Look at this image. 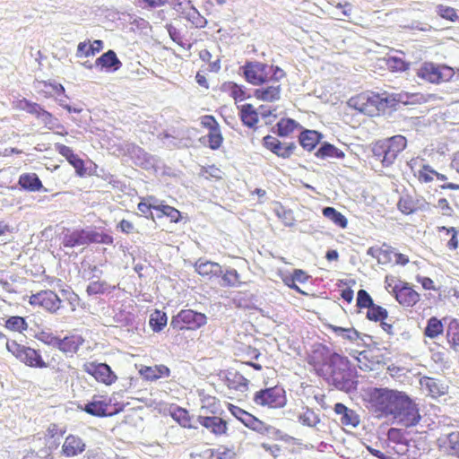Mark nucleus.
<instances>
[{
    "mask_svg": "<svg viewBox=\"0 0 459 459\" xmlns=\"http://www.w3.org/2000/svg\"><path fill=\"white\" fill-rule=\"evenodd\" d=\"M220 91L232 98L236 103L241 102L247 98L245 87L231 81L221 83Z\"/></svg>",
    "mask_w": 459,
    "mask_h": 459,
    "instance_id": "c85d7f7f",
    "label": "nucleus"
},
{
    "mask_svg": "<svg viewBox=\"0 0 459 459\" xmlns=\"http://www.w3.org/2000/svg\"><path fill=\"white\" fill-rule=\"evenodd\" d=\"M116 290V286L108 284L106 281L97 280L91 281L87 288L88 296L110 294Z\"/></svg>",
    "mask_w": 459,
    "mask_h": 459,
    "instance_id": "e433bc0d",
    "label": "nucleus"
},
{
    "mask_svg": "<svg viewBox=\"0 0 459 459\" xmlns=\"http://www.w3.org/2000/svg\"><path fill=\"white\" fill-rule=\"evenodd\" d=\"M297 418L299 423L310 428L316 427L320 422L319 415L304 403L301 404V411L299 412Z\"/></svg>",
    "mask_w": 459,
    "mask_h": 459,
    "instance_id": "f704fd0d",
    "label": "nucleus"
},
{
    "mask_svg": "<svg viewBox=\"0 0 459 459\" xmlns=\"http://www.w3.org/2000/svg\"><path fill=\"white\" fill-rule=\"evenodd\" d=\"M170 415L172 419L177 421L181 427L186 429H192V419L187 410L177 407L171 411Z\"/></svg>",
    "mask_w": 459,
    "mask_h": 459,
    "instance_id": "79ce46f5",
    "label": "nucleus"
},
{
    "mask_svg": "<svg viewBox=\"0 0 459 459\" xmlns=\"http://www.w3.org/2000/svg\"><path fill=\"white\" fill-rule=\"evenodd\" d=\"M327 328L334 333L337 336L344 340L354 342L359 338V333L353 327L344 328L333 325H328Z\"/></svg>",
    "mask_w": 459,
    "mask_h": 459,
    "instance_id": "37998d69",
    "label": "nucleus"
},
{
    "mask_svg": "<svg viewBox=\"0 0 459 459\" xmlns=\"http://www.w3.org/2000/svg\"><path fill=\"white\" fill-rule=\"evenodd\" d=\"M436 12L440 17L451 22H455L459 19L455 9L446 5L438 4L436 7Z\"/></svg>",
    "mask_w": 459,
    "mask_h": 459,
    "instance_id": "6e6d98bb",
    "label": "nucleus"
},
{
    "mask_svg": "<svg viewBox=\"0 0 459 459\" xmlns=\"http://www.w3.org/2000/svg\"><path fill=\"white\" fill-rule=\"evenodd\" d=\"M227 408L234 417H236L248 429L260 430L264 427V422L262 420L242 408L232 403H228Z\"/></svg>",
    "mask_w": 459,
    "mask_h": 459,
    "instance_id": "dca6fc26",
    "label": "nucleus"
},
{
    "mask_svg": "<svg viewBox=\"0 0 459 459\" xmlns=\"http://www.w3.org/2000/svg\"><path fill=\"white\" fill-rule=\"evenodd\" d=\"M372 304L373 301L369 294L364 290H359L357 296V306L359 308H370Z\"/></svg>",
    "mask_w": 459,
    "mask_h": 459,
    "instance_id": "680f3d73",
    "label": "nucleus"
},
{
    "mask_svg": "<svg viewBox=\"0 0 459 459\" xmlns=\"http://www.w3.org/2000/svg\"><path fill=\"white\" fill-rule=\"evenodd\" d=\"M395 252L394 249L386 245H383L377 252L375 251V257L377 259V263L380 264H387L394 260Z\"/></svg>",
    "mask_w": 459,
    "mask_h": 459,
    "instance_id": "603ef678",
    "label": "nucleus"
},
{
    "mask_svg": "<svg viewBox=\"0 0 459 459\" xmlns=\"http://www.w3.org/2000/svg\"><path fill=\"white\" fill-rule=\"evenodd\" d=\"M68 162L74 168L78 177L83 178L87 174L84 160L81 159L77 154Z\"/></svg>",
    "mask_w": 459,
    "mask_h": 459,
    "instance_id": "052dcab7",
    "label": "nucleus"
},
{
    "mask_svg": "<svg viewBox=\"0 0 459 459\" xmlns=\"http://www.w3.org/2000/svg\"><path fill=\"white\" fill-rule=\"evenodd\" d=\"M224 382L229 389L241 393L247 391L250 384V381L237 370L228 371Z\"/></svg>",
    "mask_w": 459,
    "mask_h": 459,
    "instance_id": "412c9836",
    "label": "nucleus"
},
{
    "mask_svg": "<svg viewBox=\"0 0 459 459\" xmlns=\"http://www.w3.org/2000/svg\"><path fill=\"white\" fill-rule=\"evenodd\" d=\"M29 302L33 307H43L51 313L56 312L61 307V299L57 294L49 290L32 294Z\"/></svg>",
    "mask_w": 459,
    "mask_h": 459,
    "instance_id": "ddd939ff",
    "label": "nucleus"
},
{
    "mask_svg": "<svg viewBox=\"0 0 459 459\" xmlns=\"http://www.w3.org/2000/svg\"><path fill=\"white\" fill-rule=\"evenodd\" d=\"M4 326L11 332L23 333L27 331L29 325L24 317L12 316L5 320Z\"/></svg>",
    "mask_w": 459,
    "mask_h": 459,
    "instance_id": "ea45409f",
    "label": "nucleus"
},
{
    "mask_svg": "<svg viewBox=\"0 0 459 459\" xmlns=\"http://www.w3.org/2000/svg\"><path fill=\"white\" fill-rule=\"evenodd\" d=\"M198 422L215 436L226 435L228 432V423L221 417L199 416Z\"/></svg>",
    "mask_w": 459,
    "mask_h": 459,
    "instance_id": "aec40b11",
    "label": "nucleus"
},
{
    "mask_svg": "<svg viewBox=\"0 0 459 459\" xmlns=\"http://www.w3.org/2000/svg\"><path fill=\"white\" fill-rule=\"evenodd\" d=\"M323 215L332 221L335 225L342 229H345L348 224V221L344 215L338 212L333 207H325L323 209Z\"/></svg>",
    "mask_w": 459,
    "mask_h": 459,
    "instance_id": "c03bdc74",
    "label": "nucleus"
},
{
    "mask_svg": "<svg viewBox=\"0 0 459 459\" xmlns=\"http://www.w3.org/2000/svg\"><path fill=\"white\" fill-rule=\"evenodd\" d=\"M82 410L95 417L113 416L124 410V404L113 403V398L105 394H95Z\"/></svg>",
    "mask_w": 459,
    "mask_h": 459,
    "instance_id": "20e7f679",
    "label": "nucleus"
},
{
    "mask_svg": "<svg viewBox=\"0 0 459 459\" xmlns=\"http://www.w3.org/2000/svg\"><path fill=\"white\" fill-rule=\"evenodd\" d=\"M398 209L404 214H411L416 210L412 198L409 195L402 196L397 204Z\"/></svg>",
    "mask_w": 459,
    "mask_h": 459,
    "instance_id": "4d7b16f0",
    "label": "nucleus"
},
{
    "mask_svg": "<svg viewBox=\"0 0 459 459\" xmlns=\"http://www.w3.org/2000/svg\"><path fill=\"white\" fill-rule=\"evenodd\" d=\"M206 323L207 316L205 314L193 309H182L172 316L170 326L177 331H195L205 325Z\"/></svg>",
    "mask_w": 459,
    "mask_h": 459,
    "instance_id": "0eeeda50",
    "label": "nucleus"
},
{
    "mask_svg": "<svg viewBox=\"0 0 459 459\" xmlns=\"http://www.w3.org/2000/svg\"><path fill=\"white\" fill-rule=\"evenodd\" d=\"M85 229L74 230H67L62 238V244L65 247H74L85 245Z\"/></svg>",
    "mask_w": 459,
    "mask_h": 459,
    "instance_id": "7c9ffc66",
    "label": "nucleus"
},
{
    "mask_svg": "<svg viewBox=\"0 0 459 459\" xmlns=\"http://www.w3.org/2000/svg\"><path fill=\"white\" fill-rule=\"evenodd\" d=\"M55 150L63 157L66 159L67 161H69L71 159L74 158L76 155L73 149L69 146H66L63 143H55Z\"/></svg>",
    "mask_w": 459,
    "mask_h": 459,
    "instance_id": "69168bd1",
    "label": "nucleus"
},
{
    "mask_svg": "<svg viewBox=\"0 0 459 459\" xmlns=\"http://www.w3.org/2000/svg\"><path fill=\"white\" fill-rule=\"evenodd\" d=\"M154 210L160 212V214H158V218L165 216L174 223L179 222L182 219L181 212L178 209L169 204H165L163 202L158 204L157 206L154 207Z\"/></svg>",
    "mask_w": 459,
    "mask_h": 459,
    "instance_id": "58836bf2",
    "label": "nucleus"
},
{
    "mask_svg": "<svg viewBox=\"0 0 459 459\" xmlns=\"http://www.w3.org/2000/svg\"><path fill=\"white\" fill-rule=\"evenodd\" d=\"M348 104L350 107L355 108L360 113L369 114L373 108V100L369 93L361 92L354 97H351Z\"/></svg>",
    "mask_w": 459,
    "mask_h": 459,
    "instance_id": "cd10ccee",
    "label": "nucleus"
},
{
    "mask_svg": "<svg viewBox=\"0 0 459 459\" xmlns=\"http://www.w3.org/2000/svg\"><path fill=\"white\" fill-rule=\"evenodd\" d=\"M6 349L17 359L26 366L36 368H44L48 364L43 359L40 352L30 347L24 346L14 340L6 342Z\"/></svg>",
    "mask_w": 459,
    "mask_h": 459,
    "instance_id": "423d86ee",
    "label": "nucleus"
},
{
    "mask_svg": "<svg viewBox=\"0 0 459 459\" xmlns=\"http://www.w3.org/2000/svg\"><path fill=\"white\" fill-rule=\"evenodd\" d=\"M91 49L90 40L80 42L77 46L76 56L77 57L92 56L94 55Z\"/></svg>",
    "mask_w": 459,
    "mask_h": 459,
    "instance_id": "e2e57ef3",
    "label": "nucleus"
},
{
    "mask_svg": "<svg viewBox=\"0 0 459 459\" xmlns=\"http://www.w3.org/2000/svg\"><path fill=\"white\" fill-rule=\"evenodd\" d=\"M222 285L225 287H239L242 282L240 274L236 269L230 268L221 273Z\"/></svg>",
    "mask_w": 459,
    "mask_h": 459,
    "instance_id": "a18cd8bd",
    "label": "nucleus"
},
{
    "mask_svg": "<svg viewBox=\"0 0 459 459\" xmlns=\"http://www.w3.org/2000/svg\"><path fill=\"white\" fill-rule=\"evenodd\" d=\"M405 396L403 393L387 388H375V417L393 416Z\"/></svg>",
    "mask_w": 459,
    "mask_h": 459,
    "instance_id": "7ed1b4c3",
    "label": "nucleus"
},
{
    "mask_svg": "<svg viewBox=\"0 0 459 459\" xmlns=\"http://www.w3.org/2000/svg\"><path fill=\"white\" fill-rule=\"evenodd\" d=\"M233 455V450L228 447L221 446L212 451V456L215 459H231Z\"/></svg>",
    "mask_w": 459,
    "mask_h": 459,
    "instance_id": "0e129e2a",
    "label": "nucleus"
},
{
    "mask_svg": "<svg viewBox=\"0 0 459 459\" xmlns=\"http://www.w3.org/2000/svg\"><path fill=\"white\" fill-rule=\"evenodd\" d=\"M95 65L108 72L117 71L122 66V63L114 50H108L102 54L96 59Z\"/></svg>",
    "mask_w": 459,
    "mask_h": 459,
    "instance_id": "bb28decb",
    "label": "nucleus"
},
{
    "mask_svg": "<svg viewBox=\"0 0 459 459\" xmlns=\"http://www.w3.org/2000/svg\"><path fill=\"white\" fill-rule=\"evenodd\" d=\"M201 125L202 126L207 128L209 131L217 129L220 127L219 123L215 119V117L212 115H204L201 117Z\"/></svg>",
    "mask_w": 459,
    "mask_h": 459,
    "instance_id": "338daca9",
    "label": "nucleus"
},
{
    "mask_svg": "<svg viewBox=\"0 0 459 459\" xmlns=\"http://www.w3.org/2000/svg\"><path fill=\"white\" fill-rule=\"evenodd\" d=\"M141 202L137 204V210L143 214L146 215L147 218L153 220V215L151 211L157 206L155 204L156 198L153 195H148L147 197H142Z\"/></svg>",
    "mask_w": 459,
    "mask_h": 459,
    "instance_id": "8fccbe9b",
    "label": "nucleus"
},
{
    "mask_svg": "<svg viewBox=\"0 0 459 459\" xmlns=\"http://www.w3.org/2000/svg\"><path fill=\"white\" fill-rule=\"evenodd\" d=\"M447 339L455 351H459V330L452 331L450 327L447 331Z\"/></svg>",
    "mask_w": 459,
    "mask_h": 459,
    "instance_id": "774afa93",
    "label": "nucleus"
},
{
    "mask_svg": "<svg viewBox=\"0 0 459 459\" xmlns=\"http://www.w3.org/2000/svg\"><path fill=\"white\" fill-rule=\"evenodd\" d=\"M333 410L336 414L341 415L340 421L343 426L356 427L359 425V418L358 414L343 403H337Z\"/></svg>",
    "mask_w": 459,
    "mask_h": 459,
    "instance_id": "393cba45",
    "label": "nucleus"
},
{
    "mask_svg": "<svg viewBox=\"0 0 459 459\" xmlns=\"http://www.w3.org/2000/svg\"><path fill=\"white\" fill-rule=\"evenodd\" d=\"M139 372L144 379L149 381L168 377L170 374L169 368L165 365L143 366Z\"/></svg>",
    "mask_w": 459,
    "mask_h": 459,
    "instance_id": "c756f323",
    "label": "nucleus"
},
{
    "mask_svg": "<svg viewBox=\"0 0 459 459\" xmlns=\"http://www.w3.org/2000/svg\"><path fill=\"white\" fill-rule=\"evenodd\" d=\"M299 126V123L292 118H281L276 124L277 134L285 137L293 133Z\"/></svg>",
    "mask_w": 459,
    "mask_h": 459,
    "instance_id": "a19ab883",
    "label": "nucleus"
},
{
    "mask_svg": "<svg viewBox=\"0 0 459 459\" xmlns=\"http://www.w3.org/2000/svg\"><path fill=\"white\" fill-rule=\"evenodd\" d=\"M83 370L91 375L96 381L106 385L114 384L117 377L112 371L111 368L106 363L86 362L83 365Z\"/></svg>",
    "mask_w": 459,
    "mask_h": 459,
    "instance_id": "f8f14e48",
    "label": "nucleus"
},
{
    "mask_svg": "<svg viewBox=\"0 0 459 459\" xmlns=\"http://www.w3.org/2000/svg\"><path fill=\"white\" fill-rule=\"evenodd\" d=\"M239 116L243 124L248 127H254L259 120L255 108L249 103L244 104L239 108Z\"/></svg>",
    "mask_w": 459,
    "mask_h": 459,
    "instance_id": "c9c22d12",
    "label": "nucleus"
},
{
    "mask_svg": "<svg viewBox=\"0 0 459 459\" xmlns=\"http://www.w3.org/2000/svg\"><path fill=\"white\" fill-rule=\"evenodd\" d=\"M85 245L90 244H105V245H112L114 242V238L111 235L97 230H85Z\"/></svg>",
    "mask_w": 459,
    "mask_h": 459,
    "instance_id": "4c0bfd02",
    "label": "nucleus"
},
{
    "mask_svg": "<svg viewBox=\"0 0 459 459\" xmlns=\"http://www.w3.org/2000/svg\"><path fill=\"white\" fill-rule=\"evenodd\" d=\"M322 134L316 130H304L299 136L300 145L307 151H313L319 143Z\"/></svg>",
    "mask_w": 459,
    "mask_h": 459,
    "instance_id": "2f4dec72",
    "label": "nucleus"
},
{
    "mask_svg": "<svg viewBox=\"0 0 459 459\" xmlns=\"http://www.w3.org/2000/svg\"><path fill=\"white\" fill-rule=\"evenodd\" d=\"M167 316L164 312L155 310L150 317V325L154 332H160L167 325Z\"/></svg>",
    "mask_w": 459,
    "mask_h": 459,
    "instance_id": "3c124183",
    "label": "nucleus"
},
{
    "mask_svg": "<svg viewBox=\"0 0 459 459\" xmlns=\"http://www.w3.org/2000/svg\"><path fill=\"white\" fill-rule=\"evenodd\" d=\"M398 102H404L400 94L394 95L386 91L382 93L375 92V108L377 111L376 115L379 116L392 112L395 109Z\"/></svg>",
    "mask_w": 459,
    "mask_h": 459,
    "instance_id": "4468645a",
    "label": "nucleus"
},
{
    "mask_svg": "<svg viewBox=\"0 0 459 459\" xmlns=\"http://www.w3.org/2000/svg\"><path fill=\"white\" fill-rule=\"evenodd\" d=\"M83 342L84 340L82 336L71 335L64 339L51 337L50 341H47V343L57 347L64 353L74 354L78 351Z\"/></svg>",
    "mask_w": 459,
    "mask_h": 459,
    "instance_id": "2eb2a0df",
    "label": "nucleus"
},
{
    "mask_svg": "<svg viewBox=\"0 0 459 459\" xmlns=\"http://www.w3.org/2000/svg\"><path fill=\"white\" fill-rule=\"evenodd\" d=\"M284 76V72L279 67H275L273 74L269 78V82L266 86L257 88L254 91L255 99L273 102L281 99V85L279 82L280 79Z\"/></svg>",
    "mask_w": 459,
    "mask_h": 459,
    "instance_id": "6e6552de",
    "label": "nucleus"
},
{
    "mask_svg": "<svg viewBox=\"0 0 459 459\" xmlns=\"http://www.w3.org/2000/svg\"><path fill=\"white\" fill-rule=\"evenodd\" d=\"M307 363L335 388L347 393L356 389V370L349 359L325 345H316L307 356Z\"/></svg>",
    "mask_w": 459,
    "mask_h": 459,
    "instance_id": "f257e3e1",
    "label": "nucleus"
},
{
    "mask_svg": "<svg viewBox=\"0 0 459 459\" xmlns=\"http://www.w3.org/2000/svg\"><path fill=\"white\" fill-rule=\"evenodd\" d=\"M316 156L320 159H325L327 157H334V158H343L344 153L334 145L325 143L322 146L316 151Z\"/></svg>",
    "mask_w": 459,
    "mask_h": 459,
    "instance_id": "49530a36",
    "label": "nucleus"
},
{
    "mask_svg": "<svg viewBox=\"0 0 459 459\" xmlns=\"http://www.w3.org/2000/svg\"><path fill=\"white\" fill-rule=\"evenodd\" d=\"M19 186L30 192H37L43 187L42 182L36 173H23L19 177Z\"/></svg>",
    "mask_w": 459,
    "mask_h": 459,
    "instance_id": "473e14b6",
    "label": "nucleus"
},
{
    "mask_svg": "<svg viewBox=\"0 0 459 459\" xmlns=\"http://www.w3.org/2000/svg\"><path fill=\"white\" fill-rule=\"evenodd\" d=\"M447 448L451 455L459 457V432H452L448 435Z\"/></svg>",
    "mask_w": 459,
    "mask_h": 459,
    "instance_id": "13d9d810",
    "label": "nucleus"
},
{
    "mask_svg": "<svg viewBox=\"0 0 459 459\" xmlns=\"http://www.w3.org/2000/svg\"><path fill=\"white\" fill-rule=\"evenodd\" d=\"M195 269L199 275L209 279L218 277L222 273L220 264L203 259H199L195 262Z\"/></svg>",
    "mask_w": 459,
    "mask_h": 459,
    "instance_id": "5701e85b",
    "label": "nucleus"
},
{
    "mask_svg": "<svg viewBox=\"0 0 459 459\" xmlns=\"http://www.w3.org/2000/svg\"><path fill=\"white\" fill-rule=\"evenodd\" d=\"M208 139V146L212 150H217L221 147L223 137L221 133L220 127L212 131H209V134H207Z\"/></svg>",
    "mask_w": 459,
    "mask_h": 459,
    "instance_id": "5fc2aeb1",
    "label": "nucleus"
},
{
    "mask_svg": "<svg viewBox=\"0 0 459 459\" xmlns=\"http://www.w3.org/2000/svg\"><path fill=\"white\" fill-rule=\"evenodd\" d=\"M393 417L398 424L405 428L417 425L421 419L417 405L407 395Z\"/></svg>",
    "mask_w": 459,
    "mask_h": 459,
    "instance_id": "9b49d317",
    "label": "nucleus"
},
{
    "mask_svg": "<svg viewBox=\"0 0 459 459\" xmlns=\"http://www.w3.org/2000/svg\"><path fill=\"white\" fill-rule=\"evenodd\" d=\"M442 322L435 316L428 320L427 326L424 330V334L431 339L436 338L443 333Z\"/></svg>",
    "mask_w": 459,
    "mask_h": 459,
    "instance_id": "de8ad7c7",
    "label": "nucleus"
},
{
    "mask_svg": "<svg viewBox=\"0 0 459 459\" xmlns=\"http://www.w3.org/2000/svg\"><path fill=\"white\" fill-rule=\"evenodd\" d=\"M238 355L240 356L244 360L257 359L261 352L258 349L252 346H242L238 348Z\"/></svg>",
    "mask_w": 459,
    "mask_h": 459,
    "instance_id": "864d4df0",
    "label": "nucleus"
},
{
    "mask_svg": "<svg viewBox=\"0 0 459 459\" xmlns=\"http://www.w3.org/2000/svg\"><path fill=\"white\" fill-rule=\"evenodd\" d=\"M385 290L389 293H392L394 296H395V294L397 293L398 290L400 289V287L403 283V281L397 279L394 276L390 275V276L385 277Z\"/></svg>",
    "mask_w": 459,
    "mask_h": 459,
    "instance_id": "bf43d9fd",
    "label": "nucleus"
},
{
    "mask_svg": "<svg viewBox=\"0 0 459 459\" xmlns=\"http://www.w3.org/2000/svg\"><path fill=\"white\" fill-rule=\"evenodd\" d=\"M269 68L274 70L275 67L257 61L246 62L241 67L245 80L255 86H262L269 82Z\"/></svg>",
    "mask_w": 459,
    "mask_h": 459,
    "instance_id": "9d476101",
    "label": "nucleus"
},
{
    "mask_svg": "<svg viewBox=\"0 0 459 459\" xmlns=\"http://www.w3.org/2000/svg\"><path fill=\"white\" fill-rule=\"evenodd\" d=\"M407 141L403 135H394L375 143V162L379 161L383 167L394 163L398 153L406 147Z\"/></svg>",
    "mask_w": 459,
    "mask_h": 459,
    "instance_id": "f03ea898",
    "label": "nucleus"
},
{
    "mask_svg": "<svg viewBox=\"0 0 459 459\" xmlns=\"http://www.w3.org/2000/svg\"><path fill=\"white\" fill-rule=\"evenodd\" d=\"M385 68L392 72H403L408 68V64L402 58L395 56H385L375 58V68Z\"/></svg>",
    "mask_w": 459,
    "mask_h": 459,
    "instance_id": "a878e982",
    "label": "nucleus"
},
{
    "mask_svg": "<svg viewBox=\"0 0 459 459\" xmlns=\"http://www.w3.org/2000/svg\"><path fill=\"white\" fill-rule=\"evenodd\" d=\"M253 402L257 406L268 409H281L287 403L285 389L279 385L260 389L254 394Z\"/></svg>",
    "mask_w": 459,
    "mask_h": 459,
    "instance_id": "39448f33",
    "label": "nucleus"
},
{
    "mask_svg": "<svg viewBox=\"0 0 459 459\" xmlns=\"http://www.w3.org/2000/svg\"><path fill=\"white\" fill-rule=\"evenodd\" d=\"M394 298L402 306L412 307L420 300V294L408 282L403 281Z\"/></svg>",
    "mask_w": 459,
    "mask_h": 459,
    "instance_id": "4be33fe9",
    "label": "nucleus"
},
{
    "mask_svg": "<svg viewBox=\"0 0 459 459\" xmlns=\"http://www.w3.org/2000/svg\"><path fill=\"white\" fill-rule=\"evenodd\" d=\"M19 107L39 118L41 117L45 121H49L53 117L52 114L41 108L40 105L36 102H31L26 99L19 100Z\"/></svg>",
    "mask_w": 459,
    "mask_h": 459,
    "instance_id": "72a5a7b5",
    "label": "nucleus"
},
{
    "mask_svg": "<svg viewBox=\"0 0 459 459\" xmlns=\"http://www.w3.org/2000/svg\"><path fill=\"white\" fill-rule=\"evenodd\" d=\"M311 276L302 269H294L290 274H281V279L284 285L289 287L291 290H294L298 293L307 296V293L301 290L298 285L299 283H306L309 281Z\"/></svg>",
    "mask_w": 459,
    "mask_h": 459,
    "instance_id": "a211bd4d",
    "label": "nucleus"
},
{
    "mask_svg": "<svg viewBox=\"0 0 459 459\" xmlns=\"http://www.w3.org/2000/svg\"><path fill=\"white\" fill-rule=\"evenodd\" d=\"M85 449L86 444L84 441L80 437L73 434L68 435L62 445V454L65 457L77 456L83 453Z\"/></svg>",
    "mask_w": 459,
    "mask_h": 459,
    "instance_id": "6ab92c4d",
    "label": "nucleus"
},
{
    "mask_svg": "<svg viewBox=\"0 0 459 459\" xmlns=\"http://www.w3.org/2000/svg\"><path fill=\"white\" fill-rule=\"evenodd\" d=\"M358 366L362 370L373 368V351L370 348L360 351L357 356Z\"/></svg>",
    "mask_w": 459,
    "mask_h": 459,
    "instance_id": "09e8293b",
    "label": "nucleus"
},
{
    "mask_svg": "<svg viewBox=\"0 0 459 459\" xmlns=\"http://www.w3.org/2000/svg\"><path fill=\"white\" fill-rule=\"evenodd\" d=\"M421 388L428 392L431 397H438L446 393L447 386L440 380L429 377H422L420 380Z\"/></svg>",
    "mask_w": 459,
    "mask_h": 459,
    "instance_id": "b1692460",
    "label": "nucleus"
},
{
    "mask_svg": "<svg viewBox=\"0 0 459 459\" xmlns=\"http://www.w3.org/2000/svg\"><path fill=\"white\" fill-rule=\"evenodd\" d=\"M418 77L430 83H441L451 79L454 75L452 68L438 65L430 62L421 64L417 71Z\"/></svg>",
    "mask_w": 459,
    "mask_h": 459,
    "instance_id": "1a4fd4ad",
    "label": "nucleus"
},
{
    "mask_svg": "<svg viewBox=\"0 0 459 459\" xmlns=\"http://www.w3.org/2000/svg\"><path fill=\"white\" fill-rule=\"evenodd\" d=\"M264 146L276 154L278 157L287 159L290 158L296 148L293 143L282 144L279 139L272 135H266L263 139Z\"/></svg>",
    "mask_w": 459,
    "mask_h": 459,
    "instance_id": "f3484780",
    "label": "nucleus"
}]
</instances>
